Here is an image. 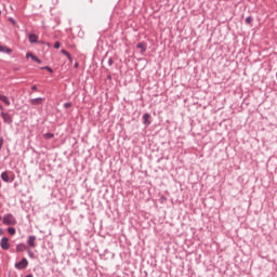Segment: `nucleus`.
Listing matches in <instances>:
<instances>
[{
    "mask_svg": "<svg viewBox=\"0 0 277 277\" xmlns=\"http://www.w3.org/2000/svg\"><path fill=\"white\" fill-rule=\"evenodd\" d=\"M0 247L2 248V250H10V239H8V237H3L0 240Z\"/></svg>",
    "mask_w": 277,
    "mask_h": 277,
    "instance_id": "nucleus-5",
    "label": "nucleus"
},
{
    "mask_svg": "<svg viewBox=\"0 0 277 277\" xmlns=\"http://www.w3.org/2000/svg\"><path fill=\"white\" fill-rule=\"evenodd\" d=\"M144 124H150V115L148 113L143 115Z\"/></svg>",
    "mask_w": 277,
    "mask_h": 277,
    "instance_id": "nucleus-14",
    "label": "nucleus"
},
{
    "mask_svg": "<svg viewBox=\"0 0 277 277\" xmlns=\"http://www.w3.org/2000/svg\"><path fill=\"white\" fill-rule=\"evenodd\" d=\"M31 90H32L34 92H37V91H38V87H37V85H32V87H31Z\"/></svg>",
    "mask_w": 277,
    "mask_h": 277,
    "instance_id": "nucleus-26",
    "label": "nucleus"
},
{
    "mask_svg": "<svg viewBox=\"0 0 277 277\" xmlns=\"http://www.w3.org/2000/svg\"><path fill=\"white\" fill-rule=\"evenodd\" d=\"M43 137H44V140H53V137H55V134H53V133H45V134H43Z\"/></svg>",
    "mask_w": 277,
    "mask_h": 277,
    "instance_id": "nucleus-15",
    "label": "nucleus"
},
{
    "mask_svg": "<svg viewBox=\"0 0 277 277\" xmlns=\"http://www.w3.org/2000/svg\"><path fill=\"white\" fill-rule=\"evenodd\" d=\"M64 107H65V109H70V107H72V103L67 102L64 104Z\"/></svg>",
    "mask_w": 277,
    "mask_h": 277,
    "instance_id": "nucleus-19",
    "label": "nucleus"
},
{
    "mask_svg": "<svg viewBox=\"0 0 277 277\" xmlns=\"http://www.w3.org/2000/svg\"><path fill=\"white\" fill-rule=\"evenodd\" d=\"M34 62H37V64H42V61L40 58H38V56H36V58L34 60Z\"/></svg>",
    "mask_w": 277,
    "mask_h": 277,
    "instance_id": "nucleus-24",
    "label": "nucleus"
},
{
    "mask_svg": "<svg viewBox=\"0 0 277 277\" xmlns=\"http://www.w3.org/2000/svg\"><path fill=\"white\" fill-rule=\"evenodd\" d=\"M29 262L24 258L18 263L15 264L16 269H26Z\"/></svg>",
    "mask_w": 277,
    "mask_h": 277,
    "instance_id": "nucleus-4",
    "label": "nucleus"
},
{
    "mask_svg": "<svg viewBox=\"0 0 277 277\" xmlns=\"http://www.w3.org/2000/svg\"><path fill=\"white\" fill-rule=\"evenodd\" d=\"M0 109L3 110V105L0 104Z\"/></svg>",
    "mask_w": 277,
    "mask_h": 277,
    "instance_id": "nucleus-30",
    "label": "nucleus"
},
{
    "mask_svg": "<svg viewBox=\"0 0 277 277\" xmlns=\"http://www.w3.org/2000/svg\"><path fill=\"white\" fill-rule=\"evenodd\" d=\"M0 53H6V55H10L12 53V49L6 45H0Z\"/></svg>",
    "mask_w": 277,
    "mask_h": 277,
    "instance_id": "nucleus-9",
    "label": "nucleus"
},
{
    "mask_svg": "<svg viewBox=\"0 0 277 277\" xmlns=\"http://www.w3.org/2000/svg\"><path fill=\"white\" fill-rule=\"evenodd\" d=\"M28 40H29L30 44H36V42H38V37L36 36V34H30L28 36Z\"/></svg>",
    "mask_w": 277,
    "mask_h": 277,
    "instance_id": "nucleus-10",
    "label": "nucleus"
},
{
    "mask_svg": "<svg viewBox=\"0 0 277 277\" xmlns=\"http://www.w3.org/2000/svg\"><path fill=\"white\" fill-rule=\"evenodd\" d=\"M1 118H2L4 124H12V122H13L11 114L2 111L1 113Z\"/></svg>",
    "mask_w": 277,
    "mask_h": 277,
    "instance_id": "nucleus-3",
    "label": "nucleus"
},
{
    "mask_svg": "<svg viewBox=\"0 0 277 277\" xmlns=\"http://www.w3.org/2000/svg\"><path fill=\"white\" fill-rule=\"evenodd\" d=\"M3 224L5 226H16V217L12 213H8L2 219Z\"/></svg>",
    "mask_w": 277,
    "mask_h": 277,
    "instance_id": "nucleus-1",
    "label": "nucleus"
},
{
    "mask_svg": "<svg viewBox=\"0 0 277 277\" xmlns=\"http://www.w3.org/2000/svg\"><path fill=\"white\" fill-rule=\"evenodd\" d=\"M26 57H27V58L30 57V60H32V62H34V60H35L37 56L34 55V53H31V52H27V53H26Z\"/></svg>",
    "mask_w": 277,
    "mask_h": 277,
    "instance_id": "nucleus-17",
    "label": "nucleus"
},
{
    "mask_svg": "<svg viewBox=\"0 0 277 277\" xmlns=\"http://www.w3.org/2000/svg\"><path fill=\"white\" fill-rule=\"evenodd\" d=\"M8 233H9V235L14 236V235H16V228H14V227H9V228H8Z\"/></svg>",
    "mask_w": 277,
    "mask_h": 277,
    "instance_id": "nucleus-16",
    "label": "nucleus"
},
{
    "mask_svg": "<svg viewBox=\"0 0 277 277\" xmlns=\"http://www.w3.org/2000/svg\"><path fill=\"white\" fill-rule=\"evenodd\" d=\"M0 235H3V229L0 228Z\"/></svg>",
    "mask_w": 277,
    "mask_h": 277,
    "instance_id": "nucleus-29",
    "label": "nucleus"
},
{
    "mask_svg": "<svg viewBox=\"0 0 277 277\" xmlns=\"http://www.w3.org/2000/svg\"><path fill=\"white\" fill-rule=\"evenodd\" d=\"M60 47H62V43H60V41H56L54 43V49H60Z\"/></svg>",
    "mask_w": 277,
    "mask_h": 277,
    "instance_id": "nucleus-23",
    "label": "nucleus"
},
{
    "mask_svg": "<svg viewBox=\"0 0 277 277\" xmlns=\"http://www.w3.org/2000/svg\"><path fill=\"white\" fill-rule=\"evenodd\" d=\"M26 251L28 252V256H30V259H34V251H31V249H26Z\"/></svg>",
    "mask_w": 277,
    "mask_h": 277,
    "instance_id": "nucleus-20",
    "label": "nucleus"
},
{
    "mask_svg": "<svg viewBox=\"0 0 277 277\" xmlns=\"http://www.w3.org/2000/svg\"><path fill=\"white\" fill-rule=\"evenodd\" d=\"M74 68H79V62H76Z\"/></svg>",
    "mask_w": 277,
    "mask_h": 277,
    "instance_id": "nucleus-28",
    "label": "nucleus"
},
{
    "mask_svg": "<svg viewBox=\"0 0 277 277\" xmlns=\"http://www.w3.org/2000/svg\"><path fill=\"white\" fill-rule=\"evenodd\" d=\"M4 140L3 136L0 137V150L3 148Z\"/></svg>",
    "mask_w": 277,
    "mask_h": 277,
    "instance_id": "nucleus-22",
    "label": "nucleus"
},
{
    "mask_svg": "<svg viewBox=\"0 0 277 277\" xmlns=\"http://www.w3.org/2000/svg\"><path fill=\"white\" fill-rule=\"evenodd\" d=\"M0 221H1V216H0Z\"/></svg>",
    "mask_w": 277,
    "mask_h": 277,
    "instance_id": "nucleus-33",
    "label": "nucleus"
},
{
    "mask_svg": "<svg viewBox=\"0 0 277 277\" xmlns=\"http://www.w3.org/2000/svg\"><path fill=\"white\" fill-rule=\"evenodd\" d=\"M108 66H114V60L113 58L108 60Z\"/></svg>",
    "mask_w": 277,
    "mask_h": 277,
    "instance_id": "nucleus-25",
    "label": "nucleus"
},
{
    "mask_svg": "<svg viewBox=\"0 0 277 277\" xmlns=\"http://www.w3.org/2000/svg\"><path fill=\"white\" fill-rule=\"evenodd\" d=\"M0 16H1V10H0Z\"/></svg>",
    "mask_w": 277,
    "mask_h": 277,
    "instance_id": "nucleus-32",
    "label": "nucleus"
},
{
    "mask_svg": "<svg viewBox=\"0 0 277 277\" xmlns=\"http://www.w3.org/2000/svg\"><path fill=\"white\" fill-rule=\"evenodd\" d=\"M0 101H1L2 103H4V105H6V107H10L11 102H10V98H8V96H5V95H3V94L0 93Z\"/></svg>",
    "mask_w": 277,
    "mask_h": 277,
    "instance_id": "nucleus-8",
    "label": "nucleus"
},
{
    "mask_svg": "<svg viewBox=\"0 0 277 277\" xmlns=\"http://www.w3.org/2000/svg\"><path fill=\"white\" fill-rule=\"evenodd\" d=\"M25 277H34L32 275H27V276H25Z\"/></svg>",
    "mask_w": 277,
    "mask_h": 277,
    "instance_id": "nucleus-31",
    "label": "nucleus"
},
{
    "mask_svg": "<svg viewBox=\"0 0 277 277\" xmlns=\"http://www.w3.org/2000/svg\"><path fill=\"white\" fill-rule=\"evenodd\" d=\"M28 248H36V236H29L27 240Z\"/></svg>",
    "mask_w": 277,
    "mask_h": 277,
    "instance_id": "nucleus-6",
    "label": "nucleus"
},
{
    "mask_svg": "<svg viewBox=\"0 0 277 277\" xmlns=\"http://www.w3.org/2000/svg\"><path fill=\"white\" fill-rule=\"evenodd\" d=\"M253 18L252 16H248L245 21L246 25H250L252 23Z\"/></svg>",
    "mask_w": 277,
    "mask_h": 277,
    "instance_id": "nucleus-18",
    "label": "nucleus"
},
{
    "mask_svg": "<svg viewBox=\"0 0 277 277\" xmlns=\"http://www.w3.org/2000/svg\"><path fill=\"white\" fill-rule=\"evenodd\" d=\"M28 247L25 243H18L16 246V252H25V250H27Z\"/></svg>",
    "mask_w": 277,
    "mask_h": 277,
    "instance_id": "nucleus-11",
    "label": "nucleus"
},
{
    "mask_svg": "<svg viewBox=\"0 0 277 277\" xmlns=\"http://www.w3.org/2000/svg\"><path fill=\"white\" fill-rule=\"evenodd\" d=\"M9 21H10V23H12L13 25H16V21H14V18L11 17Z\"/></svg>",
    "mask_w": 277,
    "mask_h": 277,
    "instance_id": "nucleus-27",
    "label": "nucleus"
},
{
    "mask_svg": "<svg viewBox=\"0 0 277 277\" xmlns=\"http://www.w3.org/2000/svg\"><path fill=\"white\" fill-rule=\"evenodd\" d=\"M61 53L63 54V55H66L67 56V58H68V61L70 62V64H72V55H70V52H68L67 50H62L61 51Z\"/></svg>",
    "mask_w": 277,
    "mask_h": 277,
    "instance_id": "nucleus-12",
    "label": "nucleus"
},
{
    "mask_svg": "<svg viewBox=\"0 0 277 277\" xmlns=\"http://www.w3.org/2000/svg\"><path fill=\"white\" fill-rule=\"evenodd\" d=\"M136 49H141V53H146V43L144 42L137 43Z\"/></svg>",
    "mask_w": 277,
    "mask_h": 277,
    "instance_id": "nucleus-13",
    "label": "nucleus"
},
{
    "mask_svg": "<svg viewBox=\"0 0 277 277\" xmlns=\"http://www.w3.org/2000/svg\"><path fill=\"white\" fill-rule=\"evenodd\" d=\"M43 102H44V98L37 97V98L30 100V105H42Z\"/></svg>",
    "mask_w": 277,
    "mask_h": 277,
    "instance_id": "nucleus-7",
    "label": "nucleus"
},
{
    "mask_svg": "<svg viewBox=\"0 0 277 277\" xmlns=\"http://www.w3.org/2000/svg\"><path fill=\"white\" fill-rule=\"evenodd\" d=\"M1 179L4 183H12L14 181V173H12V171L8 172L4 171L1 173Z\"/></svg>",
    "mask_w": 277,
    "mask_h": 277,
    "instance_id": "nucleus-2",
    "label": "nucleus"
},
{
    "mask_svg": "<svg viewBox=\"0 0 277 277\" xmlns=\"http://www.w3.org/2000/svg\"><path fill=\"white\" fill-rule=\"evenodd\" d=\"M41 70H48V72H53V69L50 66L42 67Z\"/></svg>",
    "mask_w": 277,
    "mask_h": 277,
    "instance_id": "nucleus-21",
    "label": "nucleus"
}]
</instances>
